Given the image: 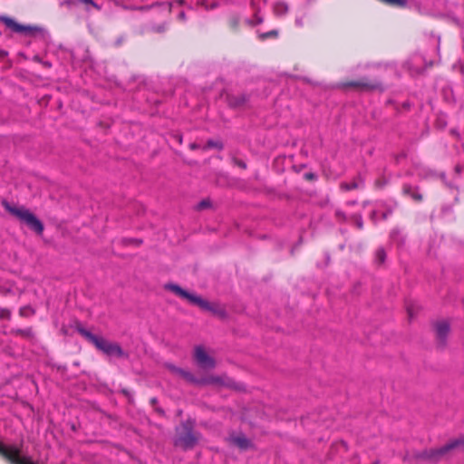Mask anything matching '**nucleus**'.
Returning a JSON list of instances; mask_svg holds the SVG:
<instances>
[{"mask_svg":"<svg viewBox=\"0 0 464 464\" xmlns=\"http://www.w3.org/2000/svg\"><path fill=\"white\" fill-rule=\"evenodd\" d=\"M453 450H464V435L449 441L439 449H430L423 450L418 454L419 459L430 462L439 461L446 453Z\"/></svg>","mask_w":464,"mask_h":464,"instance_id":"20e7f679","label":"nucleus"},{"mask_svg":"<svg viewBox=\"0 0 464 464\" xmlns=\"http://www.w3.org/2000/svg\"><path fill=\"white\" fill-rule=\"evenodd\" d=\"M163 5L167 6L168 11L170 13L171 12V8H172V3L171 2H167V3H164Z\"/></svg>","mask_w":464,"mask_h":464,"instance_id":"c85d7f7f","label":"nucleus"},{"mask_svg":"<svg viewBox=\"0 0 464 464\" xmlns=\"http://www.w3.org/2000/svg\"><path fill=\"white\" fill-rule=\"evenodd\" d=\"M179 18H180L181 20H185V19H186L185 13H184V12H181V13L179 14Z\"/></svg>","mask_w":464,"mask_h":464,"instance_id":"c756f323","label":"nucleus"},{"mask_svg":"<svg viewBox=\"0 0 464 464\" xmlns=\"http://www.w3.org/2000/svg\"><path fill=\"white\" fill-rule=\"evenodd\" d=\"M223 381L221 377L218 376H209L207 378H198V382H196V385H208V384H223Z\"/></svg>","mask_w":464,"mask_h":464,"instance_id":"4468645a","label":"nucleus"},{"mask_svg":"<svg viewBox=\"0 0 464 464\" xmlns=\"http://www.w3.org/2000/svg\"><path fill=\"white\" fill-rule=\"evenodd\" d=\"M183 433H179L175 439L174 444L183 450H190L195 447L199 439V434L193 431V423L186 421L182 423Z\"/></svg>","mask_w":464,"mask_h":464,"instance_id":"39448f33","label":"nucleus"},{"mask_svg":"<svg viewBox=\"0 0 464 464\" xmlns=\"http://www.w3.org/2000/svg\"><path fill=\"white\" fill-rule=\"evenodd\" d=\"M212 207V202L209 198L202 199L200 202L198 203L196 208L198 210H203L206 208H209Z\"/></svg>","mask_w":464,"mask_h":464,"instance_id":"aec40b11","label":"nucleus"},{"mask_svg":"<svg viewBox=\"0 0 464 464\" xmlns=\"http://www.w3.org/2000/svg\"><path fill=\"white\" fill-rule=\"evenodd\" d=\"M167 368L174 374L180 376L185 379L187 382L196 384L198 382V378H196L191 372L185 371L181 368H179L173 364H167Z\"/></svg>","mask_w":464,"mask_h":464,"instance_id":"9b49d317","label":"nucleus"},{"mask_svg":"<svg viewBox=\"0 0 464 464\" xmlns=\"http://www.w3.org/2000/svg\"><path fill=\"white\" fill-rule=\"evenodd\" d=\"M231 443L237 446L240 450H246L253 447V444L249 439L245 435L231 436L229 438Z\"/></svg>","mask_w":464,"mask_h":464,"instance_id":"f8f14e48","label":"nucleus"},{"mask_svg":"<svg viewBox=\"0 0 464 464\" xmlns=\"http://www.w3.org/2000/svg\"><path fill=\"white\" fill-rule=\"evenodd\" d=\"M189 148H190L191 150H198V149H199V148H200V146H199L198 144H197V143H195V142H194V143H190V144H189Z\"/></svg>","mask_w":464,"mask_h":464,"instance_id":"cd10ccee","label":"nucleus"},{"mask_svg":"<svg viewBox=\"0 0 464 464\" xmlns=\"http://www.w3.org/2000/svg\"><path fill=\"white\" fill-rule=\"evenodd\" d=\"M0 21L14 33L33 34L34 33L40 31L38 27L20 24L14 19L7 16H0Z\"/></svg>","mask_w":464,"mask_h":464,"instance_id":"1a4fd4ad","label":"nucleus"},{"mask_svg":"<svg viewBox=\"0 0 464 464\" xmlns=\"http://www.w3.org/2000/svg\"><path fill=\"white\" fill-rule=\"evenodd\" d=\"M335 214H336V217H337L338 218H340V219H345V216H344V214H343L342 211L337 210Z\"/></svg>","mask_w":464,"mask_h":464,"instance_id":"bb28decb","label":"nucleus"},{"mask_svg":"<svg viewBox=\"0 0 464 464\" xmlns=\"http://www.w3.org/2000/svg\"><path fill=\"white\" fill-rule=\"evenodd\" d=\"M437 345L445 348L450 332V325L448 321L442 320L433 324Z\"/></svg>","mask_w":464,"mask_h":464,"instance_id":"0eeeda50","label":"nucleus"},{"mask_svg":"<svg viewBox=\"0 0 464 464\" xmlns=\"http://www.w3.org/2000/svg\"><path fill=\"white\" fill-rule=\"evenodd\" d=\"M211 148H215V149H217L218 150H222L223 148H224V145L219 140H208L207 141V144L204 147H202V150H206L211 149Z\"/></svg>","mask_w":464,"mask_h":464,"instance_id":"f3484780","label":"nucleus"},{"mask_svg":"<svg viewBox=\"0 0 464 464\" xmlns=\"http://www.w3.org/2000/svg\"><path fill=\"white\" fill-rule=\"evenodd\" d=\"M375 258L380 264L384 263V261L386 259V253L382 247H380L377 249V251L375 253Z\"/></svg>","mask_w":464,"mask_h":464,"instance_id":"412c9836","label":"nucleus"},{"mask_svg":"<svg viewBox=\"0 0 464 464\" xmlns=\"http://www.w3.org/2000/svg\"><path fill=\"white\" fill-rule=\"evenodd\" d=\"M12 334L16 335H21L26 338H32L34 336V333L32 328H26V329H14L12 330Z\"/></svg>","mask_w":464,"mask_h":464,"instance_id":"a211bd4d","label":"nucleus"},{"mask_svg":"<svg viewBox=\"0 0 464 464\" xmlns=\"http://www.w3.org/2000/svg\"><path fill=\"white\" fill-rule=\"evenodd\" d=\"M358 227H359L360 228H362V221H359V222H358Z\"/></svg>","mask_w":464,"mask_h":464,"instance_id":"72a5a7b5","label":"nucleus"},{"mask_svg":"<svg viewBox=\"0 0 464 464\" xmlns=\"http://www.w3.org/2000/svg\"><path fill=\"white\" fill-rule=\"evenodd\" d=\"M4 208L10 214L17 218L20 221L27 225L36 234L42 235L44 232V224L40 219L36 218L29 209L21 207L15 208L11 206L6 200L2 202Z\"/></svg>","mask_w":464,"mask_h":464,"instance_id":"7ed1b4c3","label":"nucleus"},{"mask_svg":"<svg viewBox=\"0 0 464 464\" xmlns=\"http://www.w3.org/2000/svg\"><path fill=\"white\" fill-rule=\"evenodd\" d=\"M247 97L245 94L230 95L227 97V102L230 107H239L245 104Z\"/></svg>","mask_w":464,"mask_h":464,"instance_id":"ddd939ff","label":"nucleus"},{"mask_svg":"<svg viewBox=\"0 0 464 464\" xmlns=\"http://www.w3.org/2000/svg\"><path fill=\"white\" fill-rule=\"evenodd\" d=\"M295 24H296L297 26L302 27L304 25L303 17L296 18L295 19Z\"/></svg>","mask_w":464,"mask_h":464,"instance_id":"a878e982","label":"nucleus"},{"mask_svg":"<svg viewBox=\"0 0 464 464\" xmlns=\"http://www.w3.org/2000/svg\"><path fill=\"white\" fill-rule=\"evenodd\" d=\"M80 4L84 5V10L87 13L91 12V8H93L97 11L102 10V6L99 4H97L94 0H63L61 3V5L72 8L77 6Z\"/></svg>","mask_w":464,"mask_h":464,"instance_id":"9d476101","label":"nucleus"},{"mask_svg":"<svg viewBox=\"0 0 464 464\" xmlns=\"http://www.w3.org/2000/svg\"><path fill=\"white\" fill-rule=\"evenodd\" d=\"M165 288L171 291L178 296L188 300L190 304L198 306L204 311H208L220 318L227 317L226 310L220 307L218 304L209 303L208 301L203 299L201 296L191 294L176 284H168L165 285Z\"/></svg>","mask_w":464,"mask_h":464,"instance_id":"f257e3e1","label":"nucleus"},{"mask_svg":"<svg viewBox=\"0 0 464 464\" xmlns=\"http://www.w3.org/2000/svg\"><path fill=\"white\" fill-rule=\"evenodd\" d=\"M288 5L284 2H278L274 6V11L277 15H284L288 12Z\"/></svg>","mask_w":464,"mask_h":464,"instance_id":"dca6fc26","label":"nucleus"},{"mask_svg":"<svg viewBox=\"0 0 464 464\" xmlns=\"http://www.w3.org/2000/svg\"><path fill=\"white\" fill-rule=\"evenodd\" d=\"M235 163H236L238 167H240V168H242V169H246V162H244V161H243V160H235Z\"/></svg>","mask_w":464,"mask_h":464,"instance_id":"393cba45","label":"nucleus"},{"mask_svg":"<svg viewBox=\"0 0 464 464\" xmlns=\"http://www.w3.org/2000/svg\"><path fill=\"white\" fill-rule=\"evenodd\" d=\"M77 332L104 354L119 358L128 357V354L118 343L109 342L103 337L97 336L83 327H77Z\"/></svg>","mask_w":464,"mask_h":464,"instance_id":"f03ea898","label":"nucleus"},{"mask_svg":"<svg viewBox=\"0 0 464 464\" xmlns=\"http://www.w3.org/2000/svg\"><path fill=\"white\" fill-rule=\"evenodd\" d=\"M340 90L354 89L358 92H373L382 90V82L379 81H371L367 78L360 80L339 82L335 86Z\"/></svg>","mask_w":464,"mask_h":464,"instance_id":"423d86ee","label":"nucleus"},{"mask_svg":"<svg viewBox=\"0 0 464 464\" xmlns=\"http://www.w3.org/2000/svg\"><path fill=\"white\" fill-rule=\"evenodd\" d=\"M403 193L405 195L411 197L416 201H420L422 199L421 194L414 190L411 185L403 186Z\"/></svg>","mask_w":464,"mask_h":464,"instance_id":"2eb2a0df","label":"nucleus"},{"mask_svg":"<svg viewBox=\"0 0 464 464\" xmlns=\"http://www.w3.org/2000/svg\"><path fill=\"white\" fill-rule=\"evenodd\" d=\"M29 464H37L29 457Z\"/></svg>","mask_w":464,"mask_h":464,"instance_id":"473e14b6","label":"nucleus"},{"mask_svg":"<svg viewBox=\"0 0 464 464\" xmlns=\"http://www.w3.org/2000/svg\"><path fill=\"white\" fill-rule=\"evenodd\" d=\"M407 311H408L409 316H410V317H412V316H413V314H412L411 308V307H408V308H407Z\"/></svg>","mask_w":464,"mask_h":464,"instance_id":"2f4dec72","label":"nucleus"},{"mask_svg":"<svg viewBox=\"0 0 464 464\" xmlns=\"http://www.w3.org/2000/svg\"><path fill=\"white\" fill-rule=\"evenodd\" d=\"M194 359L197 364L202 369H214L215 360L209 356L203 346L198 345L194 349Z\"/></svg>","mask_w":464,"mask_h":464,"instance_id":"6e6552de","label":"nucleus"},{"mask_svg":"<svg viewBox=\"0 0 464 464\" xmlns=\"http://www.w3.org/2000/svg\"><path fill=\"white\" fill-rule=\"evenodd\" d=\"M130 242H133V243H135V244H137V245H140V244H141V243H142V241H141V240H138V239H131V240H130Z\"/></svg>","mask_w":464,"mask_h":464,"instance_id":"7c9ffc66","label":"nucleus"},{"mask_svg":"<svg viewBox=\"0 0 464 464\" xmlns=\"http://www.w3.org/2000/svg\"><path fill=\"white\" fill-rule=\"evenodd\" d=\"M362 183V181L361 180L360 182H357V181H353V182H350V183H346V182H343L341 184V188L343 189V190H353V189H356L360 187V185Z\"/></svg>","mask_w":464,"mask_h":464,"instance_id":"6ab92c4d","label":"nucleus"},{"mask_svg":"<svg viewBox=\"0 0 464 464\" xmlns=\"http://www.w3.org/2000/svg\"><path fill=\"white\" fill-rule=\"evenodd\" d=\"M278 35V32L276 30H271L269 32L259 34V37L263 40L268 37H276Z\"/></svg>","mask_w":464,"mask_h":464,"instance_id":"4be33fe9","label":"nucleus"},{"mask_svg":"<svg viewBox=\"0 0 464 464\" xmlns=\"http://www.w3.org/2000/svg\"><path fill=\"white\" fill-rule=\"evenodd\" d=\"M27 310H30L32 314H34V309H31L30 307H27V306H24V307H22L19 311V314L21 316H26L27 315V313L26 311Z\"/></svg>","mask_w":464,"mask_h":464,"instance_id":"b1692460","label":"nucleus"},{"mask_svg":"<svg viewBox=\"0 0 464 464\" xmlns=\"http://www.w3.org/2000/svg\"><path fill=\"white\" fill-rule=\"evenodd\" d=\"M0 319H11V311L7 308H1L0 309Z\"/></svg>","mask_w":464,"mask_h":464,"instance_id":"5701e85b","label":"nucleus"},{"mask_svg":"<svg viewBox=\"0 0 464 464\" xmlns=\"http://www.w3.org/2000/svg\"><path fill=\"white\" fill-rule=\"evenodd\" d=\"M306 177H307L308 179H312V178L314 177V175H313V174H306Z\"/></svg>","mask_w":464,"mask_h":464,"instance_id":"f704fd0d","label":"nucleus"}]
</instances>
